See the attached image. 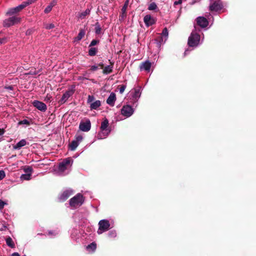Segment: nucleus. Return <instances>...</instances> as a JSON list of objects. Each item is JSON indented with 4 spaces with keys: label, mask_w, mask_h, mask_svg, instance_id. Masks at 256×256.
<instances>
[{
    "label": "nucleus",
    "mask_w": 256,
    "mask_h": 256,
    "mask_svg": "<svg viewBox=\"0 0 256 256\" xmlns=\"http://www.w3.org/2000/svg\"><path fill=\"white\" fill-rule=\"evenodd\" d=\"M98 69V66L94 65L91 66V70L92 71H96Z\"/></svg>",
    "instance_id": "nucleus-44"
},
{
    "label": "nucleus",
    "mask_w": 256,
    "mask_h": 256,
    "mask_svg": "<svg viewBox=\"0 0 256 256\" xmlns=\"http://www.w3.org/2000/svg\"><path fill=\"white\" fill-rule=\"evenodd\" d=\"M94 98L92 96L89 95L88 96V103L91 104L92 102H94Z\"/></svg>",
    "instance_id": "nucleus-37"
},
{
    "label": "nucleus",
    "mask_w": 256,
    "mask_h": 256,
    "mask_svg": "<svg viewBox=\"0 0 256 256\" xmlns=\"http://www.w3.org/2000/svg\"><path fill=\"white\" fill-rule=\"evenodd\" d=\"M24 8L25 6L23 2H22V4H20L19 6L15 8H11L10 10H8V11L6 12V14L8 16H11L14 14H16L21 11Z\"/></svg>",
    "instance_id": "nucleus-9"
},
{
    "label": "nucleus",
    "mask_w": 256,
    "mask_h": 256,
    "mask_svg": "<svg viewBox=\"0 0 256 256\" xmlns=\"http://www.w3.org/2000/svg\"><path fill=\"white\" fill-rule=\"evenodd\" d=\"M168 30L166 28H164L162 33V34L164 36L168 37Z\"/></svg>",
    "instance_id": "nucleus-39"
},
{
    "label": "nucleus",
    "mask_w": 256,
    "mask_h": 256,
    "mask_svg": "<svg viewBox=\"0 0 256 256\" xmlns=\"http://www.w3.org/2000/svg\"><path fill=\"white\" fill-rule=\"evenodd\" d=\"M144 21L145 24L147 26H152L155 23V20L154 18L148 14L146 15L144 17Z\"/></svg>",
    "instance_id": "nucleus-15"
},
{
    "label": "nucleus",
    "mask_w": 256,
    "mask_h": 256,
    "mask_svg": "<svg viewBox=\"0 0 256 256\" xmlns=\"http://www.w3.org/2000/svg\"><path fill=\"white\" fill-rule=\"evenodd\" d=\"M33 105L38 110L42 112H45L47 108L45 104L38 100H34L33 102Z\"/></svg>",
    "instance_id": "nucleus-14"
},
{
    "label": "nucleus",
    "mask_w": 256,
    "mask_h": 256,
    "mask_svg": "<svg viewBox=\"0 0 256 256\" xmlns=\"http://www.w3.org/2000/svg\"><path fill=\"white\" fill-rule=\"evenodd\" d=\"M72 160L70 158L64 160L58 166V172L60 174H68L69 172V168L70 166V163Z\"/></svg>",
    "instance_id": "nucleus-2"
},
{
    "label": "nucleus",
    "mask_w": 256,
    "mask_h": 256,
    "mask_svg": "<svg viewBox=\"0 0 256 256\" xmlns=\"http://www.w3.org/2000/svg\"><path fill=\"white\" fill-rule=\"evenodd\" d=\"M198 24L201 28H204L208 26V22L207 19L203 16H199L196 18Z\"/></svg>",
    "instance_id": "nucleus-13"
},
{
    "label": "nucleus",
    "mask_w": 256,
    "mask_h": 256,
    "mask_svg": "<svg viewBox=\"0 0 256 256\" xmlns=\"http://www.w3.org/2000/svg\"><path fill=\"white\" fill-rule=\"evenodd\" d=\"M56 4V0H54L51 2L49 4L46 8L44 10V12L45 14H48L51 12L53 7H54Z\"/></svg>",
    "instance_id": "nucleus-21"
},
{
    "label": "nucleus",
    "mask_w": 256,
    "mask_h": 256,
    "mask_svg": "<svg viewBox=\"0 0 256 256\" xmlns=\"http://www.w3.org/2000/svg\"><path fill=\"white\" fill-rule=\"evenodd\" d=\"M31 175L30 174H22L21 176H20V178L22 180H30V178H31Z\"/></svg>",
    "instance_id": "nucleus-29"
},
{
    "label": "nucleus",
    "mask_w": 256,
    "mask_h": 256,
    "mask_svg": "<svg viewBox=\"0 0 256 256\" xmlns=\"http://www.w3.org/2000/svg\"><path fill=\"white\" fill-rule=\"evenodd\" d=\"M97 49L96 48H91L88 51V54L90 56H94L96 54Z\"/></svg>",
    "instance_id": "nucleus-28"
},
{
    "label": "nucleus",
    "mask_w": 256,
    "mask_h": 256,
    "mask_svg": "<svg viewBox=\"0 0 256 256\" xmlns=\"http://www.w3.org/2000/svg\"><path fill=\"white\" fill-rule=\"evenodd\" d=\"M6 204V203L3 202L2 200H0V209L2 210L4 208V205Z\"/></svg>",
    "instance_id": "nucleus-43"
},
{
    "label": "nucleus",
    "mask_w": 256,
    "mask_h": 256,
    "mask_svg": "<svg viewBox=\"0 0 256 256\" xmlns=\"http://www.w3.org/2000/svg\"><path fill=\"white\" fill-rule=\"evenodd\" d=\"M110 228V224L107 220H102L98 222V229L97 232L98 234L108 230Z\"/></svg>",
    "instance_id": "nucleus-5"
},
{
    "label": "nucleus",
    "mask_w": 256,
    "mask_h": 256,
    "mask_svg": "<svg viewBox=\"0 0 256 256\" xmlns=\"http://www.w3.org/2000/svg\"><path fill=\"white\" fill-rule=\"evenodd\" d=\"M6 243L8 246L10 247L13 248L14 247V244L11 238L8 237L6 238Z\"/></svg>",
    "instance_id": "nucleus-27"
},
{
    "label": "nucleus",
    "mask_w": 256,
    "mask_h": 256,
    "mask_svg": "<svg viewBox=\"0 0 256 256\" xmlns=\"http://www.w3.org/2000/svg\"><path fill=\"white\" fill-rule=\"evenodd\" d=\"M98 40H93L91 42H90V46H95V45H96V44L98 43Z\"/></svg>",
    "instance_id": "nucleus-42"
},
{
    "label": "nucleus",
    "mask_w": 256,
    "mask_h": 256,
    "mask_svg": "<svg viewBox=\"0 0 256 256\" xmlns=\"http://www.w3.org/2000/svg\"><path fill=\"white\" fill-rule=\"evenodd\" d=\"M130 94L132 96V100L136 102L140 98L141 95L140 88H136L132 90L130 92Z\"/></svg>",
    "instance_id": "nucleus-7"
},
{
    "label": "nucleus",
    "mask_w": 256,
    "mask_h": 256,
    "mask_svg": "<svg viewBox=\"0 0 256 256\" xmlns=\"http://www.w3.org/2000/svg\"><path fill=\"white\" fill-rule=\"evenodd\" d=\"M5 88L10 90H12L13 89V87L12 86H6Z\"/></svg>",
    "instance_id": "nucleus-46"
},
{
    "label": "nucleus",
    "mask_w": 256,
    "mask_h": 256,
    "mask_svg": "<svg viewBox=\"0 0 256 256\" xmlns=\"http://www.w3.org/2000/svg\"><path fill=\"white\" fill-rule=\"evenodd\" d=\"M102 28L98 23L96 24L95 32L96 34H100L101 33Z\"/></svg>",
    "instance_id": "nucleus-31"
},
{
    "label": "nucleus",
    "mask_w": 256,
    "mask_h": 256,
    "mask_svg": "<svg viewBox=\"0 0 256 256\" xmlns=\"http://www.w3.org/2000/svg\"><path fill=\"white\" fill-rule=\"evenodd\" d=\"M26 256L24 255V256Z\"/></svg>",
    "instance_id": "nucleus-54"
},
{
    "label": "nucleus",
    "mask_w": 256,
    "mask_h": 256,
    "mask_svg": "<svg viewBox=\"0 0 256 256\" xmlns=\"http://www.w3.org/2000/svg\"><path fill=\"white\" fill-rule=\"evenodd\" d=\"M126 88V85L123 84V85L120 86V88L119 89L120 94H122L124 92Z\"/></svg>",
    "instance_id": "nucleus-40"
},
{
    "label": "nucleus",
    "mask_w": 256,
    "mask_h": 256,
    "mask_svg": "<svg viewBox=\"0 0 256 256\" xmlns=\"http://www.w3.org/2000/svg\"><path fill=\"white\" fill-rule=\"evenodd\" d=\"M58 232L56 230H50L48 232V235L51 237L52 238L54 236H56L58 234Z\"/></svg>",
    "instance_id": "nucleus-33"
},
{
    "label": "nucleus",
    "mask_w": 256,
    "mask_h": 256,
    "mask_svg": "<svg viewBox=\"0 0 256 256\" xmlns=\"http://www.w3.org/2000/svg\"><path fill=\"white\" fill-rule=\"evenodd\" d=\"M2 40H0V43H2Z\"/></svg>",
    "instance_id": "nucleus-53"
},
{
    "label": "nucleus",
    "mask_w": 256,
    "mask_h": 256,
    "mask_svg": "<svg viewBox=\"0 0 256 256\" xmlns=\"http://www.w3.org/2000/svg\"><path fill=\"white\" fill-rule=\"evenodd\" d=\"M73 192V190L71 189L66 190L60 194L59 198L62 201H64L69 198Z\"/></svg>",
    "instance_id": "nucleus-12"
},
{
    "label": "nucleus",
    "mask_w": 256,
    "mask_h": 256,
    "mask_svg": "<svg viewBox=\"0 0 256 256\" xmlns=\"http://www.w3.org/2000/svg\"><path fill=\"white\" fill-rule=\"evenodd\" d=\"M4 132V129L0 128V136L2 135Z\"/></svg>",
    "instance_id": "nucleus-48"
},
{
    "label": "nucleus",
    "mask_w": 256,
    "mask_h": 256,
    "mask_svg": "<svg viewBox=\"0 0 256 256\" xmlns=\"http://www.w3.org/2000/svg\"><path fill=\"white\" fill-rule=\"evenodd\" d=\"M200 36L197 32L196 29L194 30L188 40V44L190 47H196L200 43Z\"/></svg>",
    "instance_id": "nucleus-3"
},
{
    "label": "nucleus",
    "mask_w": 256,
    "mask_h": 256,
    "mask_svg": "<svg viewBox=\"0 0 256 256\" xmlns=\"http://www.w3.org/2000/svg\"><path fill=\"white\" fill-rule=\"evenodd\" d=\"M114 68V63L110 62V64L104 66L102 70V73L104 74H110Z\"/></svg>",
    "instance_id": "nucleus-19"
},
{
    "label": "nucleus",
    "mask_w": 256,
    "mask_h": 256,
    "mask_svg": "<svg viewBox=\"0 0 256 256\" xmlns=\"http://www.w3.org/2000/svg\"><path fill=\"white\" fill-rule=\"evenodd\" d=\"M45 28L48 30L52 29L54 28V25L53 24H45Z\"/></svg>",
    "instance_id": "nucleus-35"
},
{
    "label": "nucleus",
    "mask_w": 256,
    "mask_h": 256,
    "mask_svg": "<svg viewBox=\"0 0 256 256\" xmlns=\"http://www.w3.org/2000/svg\"><path fill=\"white\" fill-rule=\"evenodd\" d=\"M6 176L5 172L4 170H0V180H2Z\"/></svg>",
    "instance_id": "nucleus-41"
},
{
    "label": "nucleus",
    "mask_w": 256,
    "mask_h": 256,
    "mask_svg": "<svg viewBox=\"0 0 256 256\" xmlns=\"http://www.w3.org/2000/svg\"><path fill=\"white\" fill-rule=\"evenodd\" d=\"M96 248V245L95 243L92 242L90 244H88L86 246V249L89 252H94Z\"/></svg>",
    "instance_id": "nucleus-25"
},
{
    "label": "nucleus",
    "mask_w": 256,
    "mask_h": 256,
    "mask_svg": "<svg viewBox=\"0 0 256 256\" xmlns=\"http://www.w3.org/2000/svg\"><path fill=\"white\" fill-rule=\"evenodd\" d=\"M182 2V0H176L174 2V5H178L181 4Z\"/></svg>",
    "instance_id": "nucleus-45"
},
{
    "label": "nucleus",
    "mask_w": 256,
    "mask_h": 256,
    "mask_svg": "<svg viewBox=\"0 0 256 256\" xmlns=\"http://www.w3.org/2000/svg\"><path fill=\"white\" fill-rule=\"evenodd\" d=\"M73 94V91L72 90L66 91L62 96L60 102L61 104L64 103L68 98Z\"/></svg>",
    "instance_id": "nucleus-17"
},
{
    "label": "nucleus",
    "mask_w": 256,
    "mask_h": 256,
    "mask_svg": "<svg viewBox=\"0 0 256 256\" xmlns=\"http://www.w3.org/2000/svg\"><path fill=\"white\" fill-rule=\"evenodd\" d=\"M84 198L82 194H78L70 200V205L72 208H76L82 205Z\"/></svg>",
    "instance_id": "nucleus-4"
},
{
    "label": "nucleus",
    "mask_w": 256,
    "mask_h": 256,
    "mask_svg": "<svg viewBox=\"0 0 256 256\" xmlns=\"http://www.w3.org/2000/svg\"><path fill=\"white\" fill-rule=\"evenodd\" d=\"M101 106V102L99 100H96L90 104V110H96Z\"/></svg>",
    "instance_id": "nucleus-22"
},
{
    "label": "nucleus",
    "mask_w": 256,
    "mask_h": 256,
    "mask_svg": "<svg viewBox=\"0 0 256 256\" xmlns=\"http://www.w3.org/2000/svg\"><path fill=\"white\" fill-rule=\"evenodd\" d=\"M85 35V32L83 30H81L78 34V36L74 38V42L80 41Z\"/></svg>",
    "instance_id": "nucleus-24"
},
{
    "label": "nucleus",
    "mask_w": 256,
    "mask_h": 256,
    "mask_svg": "<svg viewBox=\"0 0 256 256\" xmlns=\"http://www.w3.org/2000/svg\"><path fill=\"white\" fill-rule=\"evenodd\" d=\"M188 50L185 51V52H184V55L187 54H188Z\"/></svg>",
    "instance_id": "nucleus-52"
},
{
    "label": "nucleus",
    "mask_w": 256,
    "mask_h": 256,
    "mask_svg": "<svg viewBox=\"0 0 256 256\" xmlns=\"http://www.w3.org/2000/svg\"><path fill=\"white\" fill-rule=\"evenodd\" d=\"M134 112V109L130 105L124 106L121 110V114L126 118L130 117Z\"/></svg>",
    "instance_id": "nucleus-6"
},
{
    "label": "nucleus",
    "mask_w": 256,
    "mask_h": 256,
    "mask_svg": "<svg viewBox=\"0 0 256 256\" xmlns=\"http://www.w3.org/2000/svg\"><path fill=\"white\" fill-rule=\"evenodd\" d=\"M78 145L79 143L76 141L75 140H74L69 144V148L71 150H74Z\"/></svg>",
    "instance_id": "nucleus-23"
},
{
    "label": "nucleus",
    "mask_w": 256,
    "mask_h": 256,
    "mask_svg": "<svg viewBox=\"0 0 256 256\" xmlns=\"http://www.w3.org/2000/svg\"><path fill=\"white\" fill-rule=\"evenodd\" d=\"M128 0H126L122 9V12H123V14L126 13L128 8Z\"/></svg>",
    "instance_id": "nucleus-32"
},
{
    "label": "nucleus",
    "mask_w": 256,
    "mask_h": 256,
    "mask_svg": "<svg viewBox=\"0 0 256 256\" xmlns=\"http://www.w3.org/2000/svg\"><path fill=\"white\" fill-rule=\"evenodd\" d=\"M90 13V10L88 8L85 11L82 12L78 15L79 18H84L85 16L88 15Z\"/></svg>",
    "instance_id": "nucleus-26"
},
{
    "label": "nucleus",
    "mask_w": 256,
    "mask_h": 256,
    "mask_svg": "<svg viewBox=\"0 0 256 256\" xmlns=\"http://www.w3.org/2000/svg\"><path fill=\"white\" fill-rule=\"evenodd\" d=\"M24 172H26V174H32V168L30 166H28L26 168H24Z\"/></svg>",
    "instance_id": "nucleus-34"
},
{
    "label": "nucleus",
    "mask_w": 256,
    "mask_h": 256,
    "mask_svg": "<svg viewBox=\"0 0 256 256\" xmlns=\"http://www.w3.org/2000/svg\"><path fill=\"white\" fill-rule=\"evenodd\" d=\"M222 5L220 2H214L210 6L212 11H218L222 9Z\"/></svg>",
    "instance_id": "nucleus-16"
},
{
    "label": "nucleus",
    "mask_w": 256,
    "mask_h": 256,
    "mask_svg": "<svg viewBox=\"0 0 256 256\" xmlns=\"http://www.w3.org/2000/svg\"><path fill=\"white\" fill-rule=\"evenodd\" d=\"M122 18H124L126 16V12L123 14V12H122V14H121Z\"/></svg>",
    "instance_id": "nucleus-50"
},
{
    "label": "nucleus",
    "mask_w": 256,
    "mask_h": 256,
    "mask_svg": "<svg viewBox=\"0 0 256 256\" xmlns=\"http://www.w3.org/2000/svg\"><path fill=\"white\" fill-rule=\"evenodd\" d=\"M90 128L91 124L89 120H87L85 122H81L79 126L80 130L86 132L89 131Z\"/></svg>",
    "instance_id": "nucleus-10"
},
{
    "label": "nucleus",
    "mask_w": 256,
    "mask_h": 256,
    "mask_svg": "<svg viewBox=\"0 0 256 256\" xmlns=\"http://www.w3.org/2000/svg\"><path fill=\"white\" fill-rule=\"evenodd\" d=\"M98 66L100 67L101 68H104V64L102 63H100L98 64Z\"/></svg>",
    "instance_id": "nucleus-51"
},
{
    "label": "nucleus",
    "mask_w": 256,
    "mask_h": 256,
    "mask_svg": "<svg viewBox=\"0 0 256 256\" xmlns=\"http://www.w3.org/2000/svg\"><path fill=\"white\" fill-rule=\"evenodd\" d=\"M82 138H83L82 136L77 135L76 136V139L74 140L80 144V142L82 140Z\"/></svg>",
    "instance_id": "nucleus-38"
},
{
    "label": "nucleus",
    "mask_w": 256,
    "mask_h": 256,
    "mask_svg": "<svg viewBox=\"0 0 256 256\" xmlns=\"http://www.w3.org/2000/svg\"><path fill=\"white\" fill-rule=\"evenodd\" d=\"M20 18L16 16H12L8 19L5 20L4 22V25L5 26H10L20 21Z\"/></svg>",
    "instance_id": "nucleus-8"
},
{
    "label": "nucleus",
    "mask_w": 256,
    "mask_h": 256,
    "mask_svg": "<svg viewBox=\"0 0 256 256\" xmlns=\"http://www.w3.org/2000/svg\"><path fill=\"white\" fill-rule=\"evenodd\" d=\"M108 121L107 119L104 120L101 124L100 132L98 133L97 137L98 139L106 138L110 134V130L108 128Z\"/></svg>",
    "instance_id": "nucleus-1"
},
{
    "label": "nucleus",
    "mask_w": 256,
    "mask_h": 256,
    "mask_svg": "<svg viewBox=\"0 0 256 256\" xmlns=\"http://www.w3.org/2000/svg\"><path fill=\"white\" fill-rule=\"evenodd\" d=\"M22 124H28V121L26 120H24L20 122Z\"/></svg>",
    "instance_id": "nucleus-49"
},
{
    "label": "nucleus",
    "mask_w": 256,
    "mask_h": 256,
    "mask_svg": "<svg viewBox=\"0 0 256 256\" xmlns=\"http://www.w3.org/2000/svg\"><path fill=\"white\" fill-rule=\"evenodd\" d=\"M116 100V96L114 93H111L106 100V102L110 106H114Z\"/></svg>",
    "instance_id": "nucleus-18"
},
{
    "label": "nucleus",
    "mask_w": 256,
    "mask_h": 256,
    "mask_svg": "<svg viewBox=\"0 0 256 256\" xmlns=\"http://www.w3.org/2000/svg\"><path fill=\"white\" fill-rule=\"evenodd\" d=\"M10 256H20L18 252H14Z\"/></svg>",
    "instance_id": "nucleus-47"
},
{
    "label": "nucleus",
    "mask_w": 256,
    "mask_h": 256,
    "mask_svg": "<svg viewBox=\"0 0 256 256\" xmlns=\"http://www.w3.org/2000/svg\"><path fill=\"white\" fill-rule=\"evenodd\" d=\"M157 8V5L155 2H152L150 4L148 7V10H155Z\"/></svg>",
    "instance_id": "nucleus-30"
},
{
    "label": "nucleus",
    "mask_w": 256,
    "mask_h": 256,
    "mask_svg": "<svg viewBox=\"0 0 256 256\" xmlns=\"http://www.w3.org/2000/svg\"><path fill=\"white\" fill-rule=\"evenodd\" d=\"M108 236L110 238H115L116 236V233L114 230H112L108 233Z\"/></svg>",
    "instance_id": "nucleus-36"
},
{
    "label": "nucleus",
    "mask_w": 256,
    "mask_h": 256,
    "mask_svg": "<svg viewBox=\"0 0 256 256\" xmlns=\"http://www.w3.org/2000/svg\"><path fill=\"white\" fill-rule=\"evenodd\" d=\"M28 144L26 140L24 139H22L20 140L16 144L13 146V148L14 150H20L21 148L25 146Z\"/></svg>",
    "instance_id": "nucleus-20"
},
{
    "label": "nucleus",
    "mask_w": 256,
    "mask_h": 256,
    "mask_svg": "<svg viewBox=\"0 0 256 256\" xmlns=\"http://www.w3.org/2000/svg\"><path fill=\"white\" fill-rule=\"evenodd\" d=\"M152 63L149 60H146L142 62L140 66V69L141 71L144 70L148 72L150 70Z\"/></svg>",
    "instance_id": "nucleus-11"
}]
</instances>
